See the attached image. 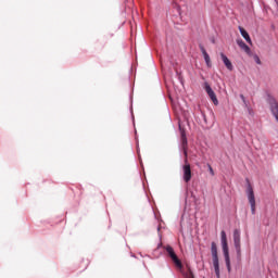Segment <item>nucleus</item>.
I'll use <instances>...</instances> for the list:
<instances>
[{"mask_svg":"<svg viewBox=\"0 0 278 278\" xmlns=\"http://www.w3.org/2000/svg\"><path fill=\"white\" fill-rule=\"evenodd\" d=\"M165 250L167 251V254L169 255L174 264L177 266V268H181V261L179 260V257H177V254L175 253L173 247L167 245Z\"/></svg>","mask_w":278,"mask_h":278,"instance_id":"5","label":"nucleus"},{"mask_svg":"<svg viewBox=\"0 0 278 278\" xmlns=\"http://www.w3.org/2000/svg\"><path fill=\"white\" fill-rule=\"evenodd\" d=\"M240 98L242 99V101H243V103H244V96H243V94H241V96H240Z\"/></svg>","mask_w":278,"mask_h":278,"instance_id":"17","label":"nucleus"},{"mask_svg":"<svg viewBox=\"0 0 278 278\" xmlns=\"http://www.w3.org/2000/svg\"><path fill=\"white\" fill-rule=\"evenodd\" d=\"M256 63L262 64V61L260 60V58H256Z\"/></svg>","mask_w":278,"mask_h":278,"instance_id":"16","label":"nucleus"},{"mask_svg":"<svg viewBox=\"0 0 278 278\" xmlns=\"http://www.w3.org/2000/svg\"><path fill=\"white\" fill-rule=\"evenodd\" d=\"M181 144L185 160L188 162V138H186V130H181Z\"/></svg>","mask_w":278,"mask_h":278,"instance_id":"9","label":"nucleus"},{"mask_svg":"<svg viewBox=\"0 0 278 278\" xmlns=\"http://www.w3.org/2000/svg\"><path fill=\"white\" fill-rule=\"evenodd\" d=\"M208 170H210L211 175L214 176V168H212V165H208Z\"/></svg>","mask_w":278,"mask_h":278,"instance_id":"15","label":"nucleus"},{"mask_svg":"<svg viewBox=\"0 0 278 278\" xmlns=\"http://www.w3.org/2000/svg\"><path fill=\"white\" fill-rule=\"evenodd\" d=\"M237 45L240 47V49H242L244 52H247L248 54L251 53V48H249L244 41L242 39L237 40Z\"/></svg>","mask_w":278,"mask_h":278,"instance_id":"13","label":"nucleus"},{"mask_svg":"<svg viewBox=\"0 0 278 278\" xmlns=\"http://www.w3.org/2000/svg\"><path fill=\"white\" fill-rule=\"evenodd\" d=\"M220 58L226 66V68H228L229 71H233V64L231 63V61L229 60V58H227V55H225V53H220Z\"/></svg>","mask_w":278,"mask_h":278,"instance_id":"11","label":"nucleus"},{"mask_svg":"<svg viewBox=\"0 0 278 278\" xmlns=\"http://www.w3.org/2000/svg\"><path fill=\"white\" fill-rule=\"evenodd\" d=\"M233 244H235V249L237 251V255L240 257V255H242V249L240 247V230L239 229H235V231H233Z\"/></svg>","mask_w":278,"mask_h":278,"instance_id":"7","label":"nucleus"},{"mask_svg":"<svg viewBox=\"0 0 278 278\" xmlns=\"http://www.w3.org/2000/svg\"><path fill=\"white\" fill-rule=\"evenodd\" d=\"M220 236H222V249H223L227 270L228 273H231V258H229V245L227 243V233L225 232V230L220 232Z\"/></svg>","mask_w":278,"mask_h":278,"instance_id":"1","label":"nucleus"},{"mask_svg":"<svg viewBox=\"0 0 278 278\" xmlns=\"http://www.w3.org/2000/svg\"><path fill=\"white\" fill-rule=\"evenodd\" d=\"M248 201L251 205L252 214H255V193L253 192V187L251 185L248 186L247 189Z\"/></svg>","mask_w":278,"mask_h":278,"instance_id":"4","label":"nucleus"},{"mask_svg":"<svg viewBox=\"0 0 278 278\" xmlns=\"http://www.w3.org/2000/svg\"><path fill=\"white\" fill-rule=\"evenodd\" d=\"M200 50L201 53L203 54V58L206 62V66H208V68L212 66V60L210 59V54H207V51L205 50V47L200 45Z\"/></svg>","mask_w":278,"mask_h":278,"instance_id":"10","label":"nucleus"},{"mask_svg":"<svg viewBox=\"0 0 278 278\" xmlns=\"http://www.w3.org/2000/svg\"><path fill=\"white\" fill-rule=\"evenodd\" d=\"M211 253L213 257L215 275L217 278H220V266L218 264V248L216 247V242L211 243Z\"/></svg>","mask_w":278,"mask_h":278,"instance_id":"2","label":"nucleus"},{"mask_svg":"<svg viewBox=\"0 0 278 278\" xmlns=\"http://www.w3.org/2000/svg\"><path fill=\"white\" fill-rule=\"evenodd\" d=\"M239 31L242 38H244V40L251 45V36H249V33L242 26H239Z\"/></svg>","mask_w":278,"mask_h":278,"instance_id":"12","label":"nucleus"},{"mask_svg":"<svg viewBox=\"0 0 278 278\" xmlns=\"http://www.w3.org/2000/svg\"><path fill=\"white\" fill-rule=\"evenodd\" d=\"M267 103L270 105L271 113L275 116L276 121L278 122V102H277V100L274 97L268 96Z\"/></svg>","mask_w":278,"mask_h":278,"instance_id":"6","label":"nucleus"},{"mask_svg":"<svg viewBox=\"0 0 278 278\" xmlns=\"http://www.w3.org/2000/svg\"><path fill=\"white\" fill-rule=\"evenodd\" d=\"M182 179L185 184H190L192 179V167L190 166V162H188L187 160H184Z\"/></svg>","mask_w":278,"mask_h":278,"instance_id":"3","label":"nucleus"},{"mask_svg":"<svg viewBox=\"0 0 278 278\" xmlns=\"http://www.w3.org/2000/svg\"><path fill=\"white\" fill-rule=\"evenodd\" d=\"M204 89L207 96L210 97L211 101H213L214 105H218V98H216V92H214L210 84L204 83Z\"/></svg>","mask_w":278,"mask_h":278,"instance_id":"8","label":"nucleus"},{"mask_svg":"<svg viewBox=\"0 0 278 278\" xmlns=\"http://www.w3.org/2000/svg\"><path fill=\"white\" fill-rule=\"evenodd\" d=\"M186 278H194V274H192V270H188L187 273H186Z\"/></svg>","mask_w":278,"mask_h":278,"instance_id":"14","label":"nucleus"}]
</instances>
